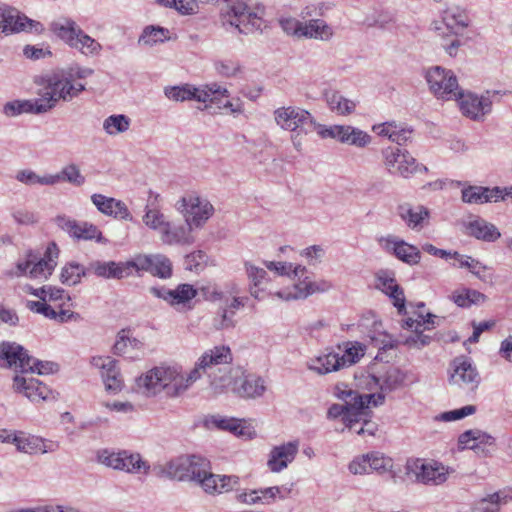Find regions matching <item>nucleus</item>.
Returning a JSON list of instances; mask_svg holds the SVG:
<instances>
[{"mask_svg": "<svg viewBox=\"0 0 512 512\" xmlns=\"http://www.w3.org/2000/svg\"><path fill=\"white\" fill-rule=\"evenodd\" d=\"M136 385L138 390L147 396H154L165 390L171 397L179 396L190 386L186 382V377L176 367L171 366H157L150 369L137 378Z\"/></svg>", "mask_w": 512, "mask_h": 512, "instance_id": "1", "label": "nucleus"}, {"mask_svg": "<svg viewBox=\"0 0 512 512\" xmlns=\"http://www.w3.org/2000/svg\"><path fill=\"white\" fill-rule=\"evenodd\" d=\"M35 82L42 86L38 96H41L44 104L51 105V109L59 100L71 101L85 90V85L74 83L71 74H68L65 69L54 70L39 76Z\"/></svg>", "mask_w": 512, "mask_h": 512, "instance_id": "2", "label": "nucleus"}, {"mask_svg": "<svg viewBox=\"0 0 512 512\" xmlns=\"http://www.w3.org/2000/svg\"><path fill=\"white\" fill-rule=\"evenodd\" d=\"M273 116L281 129L292 133L291 142L297 151L302 150L304 136L316 131L319 124L310 112L297 106L279 107Z\"/></svg>", "mask_w": 512, "mask_h": 512, "instance_id": "3", "label": "nucleus"}, {"mask_svg": "<svg viewBox=\"0 0 512 512\" xmlns=\"http://www.w3.org/2000/svg\"><path fill=\"white\" fill-rule=\"evenodd\" d=\"M221 386H230L237 396L243 399H256L264 395L266 391L265 380L251 373H246L242 367H232L228 377L220 378Z\"/></svg>", "mask_w": 512, "mask_h": 512, "instance_id": "4", "label": "nucleus"}, {"mask_svg": "<svg viewBox=\"0 0 512 512\" xmlns=\"http://www.w3.org/2000/svg\"><path fill=\"white\" fill-rule=\"evenodd\" d=\"M208 466V460L196 455H184L159 467L158 475L178 481L195 482Z\"/></svg>", "mask_w": 512, "mask_h": 512, "instance_id": "5", "label": "nucleus"}, {"mask_svg": "<svg viewBox=\"0 0 512 512\" xmlns=\"http://www.w3.org/2000/svg\"><path fill=\"white\" fill-rule=\"evenodd\" d=\"M221 19L224 26L234 27L243 34L251 33L259 26L256 13L243 0H226Z\"/></svg>", "mask_w": 512, "mask_h": 512, "instance_id": "6", "label": "nucleus"}, {"mask_svg": "<svg viewBox=\"0 0 512 512\" xmlns=\"http://www.w3.org/2000/svg\"><path fill=\"white\" fill-rule=\"evenodd\" d=\"M221 19L224 26L234 27L243 34L251 33L259 26L256 13L243 0H226Z\"/></svg>", "mask_w": 512, "mask_h": 512, "instance_id": "7", "label": "nucleus"}, {"mask_svg": "<svg viewBox=\"0 0 512 512\" xmlns=\"http://www.w3.org/2000/svg\"><path fill=\"white\" fill-rule=\"evenodd\" d=\"M383 164L390 174L409 178L417 172H427L428 168L417 162L407 151L398 147H386L382 150Z\"/></svg>", "mask_w": 512, "mask_h": 512, "instance_id": "8", "label": "nucleus"}, {"mask_svg": "<svg viewBox=\"0 0 512 512\" xmlns=\"http://www.w3.org/2000/svg\"><path fill=\"white\" fill-rule=\"evenodd\" d=\"M426 81L434 96L442 100L454 99L461 89L454 72L441 66L428 69Z\"/></svg>", "mask_w": 512, "mask_h": 512, "instance_id": "9", "label": "nucleus"}, {"mask_svg": "<svg viewBox=\"0 0 512 512\" xmlns=\"http://www.w3.org/2000/svg\"><path fill=\"white\" fill-rule=\"evenodd\" d=\"M52 249L57 251L56 245L53 243L47 248V254H52ZM57 256V252H55ZM56 266L54 259L49 256L48 259H39L37 255L29 252L25 260H19L16 264V270L11 272V276H29L33 279H47Z\"/></svg>", "mask_w": 512, "mask_h": 512, "instance_id": "10", "label": "nucleus"}, {"mask_svg": "<svg viewBox=\"0 0 512 512\" xmlns=\"http://www.w3.org/2000/svg\"><path fill=\"white\" fill-rule=\"evenodd\" d=\"M498 92L486 91L481 96L474 93H465L462 89L453 100L459 102L462 114L474 121H483L485 116L492 110V97Z\"/></svg>", "mask_w": 512, "mask_h": 512, "instance_id": "11", "label": "nucleus"}, {"mask_svg": "<svg viewBox=\"0 0 512 512\" xmlns=\"http://www.w3.org/2000/svg\"><path fill=\"white\" fill-rule=\"evenodd\" d=\"M306 272V267L296 265L293 270V275L298 281L294 284V293L278 291L275 295L284 300L305 299L312 294L326 292L331 289L332 284L329 281H311L309 277L306 276Z\"/></svg>", "mask_w": 512, "mask_h": 512, "instance_id": "12", "label": "nucleus"}, {"mask_svg": "<svg viewBox=\"0 0 512 512\" xmlns=\"http://www.w3.org/2000/svg\"><path fill=\"white\" fill-rule=\"evenodd\" d=\"M43 30L41 23L29 19L14 7L0 4V37L21 31L41 33Z\"/></svg>", "mask_w": 512, "mask_h": 512, "instance_id": "13", "label": "nucleus"}, {"mask_svg": "<svg viewBox=\"0 0 512 512\" xmlns=\"http://www.w3.org/2000/svg\"><path fill=\"white\" fill-rule=\"evenodd\" d=\"M232 360L233 355L229 346H215L202 354L194 369L186 376V382L191 385L201 377V371L206 373L215 366L230 364Z\"/></svg>", "mask_w": 512, "mask_h": 512, "instance_id": "14", "label": "nucleus"}, {"mask_svg": "<svg viewBox=\"0 0 512 512\" xmlns=\"http://www.w3.org/2000/svg\"><path fill=\"white\" fill-rule=\"evenodd\" d=\"M453 372L449 382L464 391L474 392L480 384V376L475 366L464 358H456L452 362Z\"/></svg>", "mask_w": 512, "mask_h": 512, "instance_id": "15", "label": "nucleus"}, {"mask_svg": "<svg viewBox=\"0 0 512 512\" xmlns=\"http://www.w3.org/2000/svg\"><path fill=\"white\" fill-rule=\"evenodd\" d=\"M0 366L12 368L16 372L27 373L31 369L32 357L27 350L16 342L3 341L0 343Z\"/></svg>", "mask_w": 512, "mask_h": 512, "instance_id": "16", "label": "nucleus"}, {"mask_svg": "<svg viewBox=\"0 0 512 512\" xmlns=\"http://www.w3.org/2000/svg\"><path fill=\"white\" fill-rule=\"evenodd\" d=\"M436 316L428 313L426 316L418 315L417 319L407 318L403 321L402 327L411 329L413 334L404 340V344L410 348L420 349L431 342V337L423 334L425 330H430L435 326Z\"/></svg>", "mask_w": 512, "mask_h": 512, "instance_id": "17", "label": "nucleus"}, {"mask_svg": "<svg viewBox=\"0 0 512 512\" xmlns=\"http://www.w3.org/2000/svg\"><path fill=\"white\" fill-rule=\"evenodd\" d=\"M406 471L410 478L426 485H439L447 480L444 467L434 466L420 459L408 461Z\"/></svg>", "mask_w": 512, "mask_h": 512, "instance_id": "18", "label": "nucleus"}, {"mask_svg": "<svg viewBox=\"0 0 512 512\" xmlns=\"http://www.w3.org/2000/svg\"><path fill=\"white\" fill-rule=\"evenodd\" d=\"M57 226L77 240H96L98 243H107L101 231L88 222H78L66 216H58L55 219Z\"/></svg>", "mask_w": 512, "mask_h": 512, "instance_id": "19", "label": "nucleus"}, {"mask_svg": "<svg viewBox=\"0 0 512 512\" xmlns=\"http://www.w3.org/2000/svg\"><path fill=\"white\" fill-rule=\"evenodd\" d=\"M180 203L185 212V220L192 227H201L214 212V208L210 202L196 195L183 197Z\"/></svg>", "mask_w": 512, "mask_h": 512, "instance_id": "20", "label": "nucleus"}, {"mask_svg": "<svg viewBox=\"0 0 512 512\" xmlns=\"http://www.w3.org/2000/svg\"><path fill=\"white\" fill-rule=\"evenodd\" d=\"M195 483L209 494H221L233 490L239 485V477L235 475H218L210 472V462L203 474Z\"/></svg>", "mask_w": 512, "mask_h": 512, "instance_id": "21", "label": "nucleus"}, {"mask_svg": "<svg viewBox=\"0 0 512 512\" xmlns=\"http://www.w3.org/2000/svg\"><path fill=\"white\" fill-rule=\"evenodd\" d=\"M299 443L297 441L288 442L275 446L270 454L267 466L272 472H280L291 463L298 453Z\"/></svg>", "mask_w": 512, "mask_h": 512, "instance_id": "22", "label": "nucleus"}, {"mask_svg": "<svg viewBox=\"0 0 512 512\" xmlns=\"http://www.w3.org/2000/svg\"><path fill=\"white\" fill-rule=\"evenodd\" d=\"M14 387L17 391L24 393V395L33 402L47 400L51 393L46 385L33 377L16 375L14 378Z\"/></svg>", "mask_w": 512, "mask_h": 512, "instance_id": "23", "label": "nucleus"}, {"mask_svg": "<svg viewBox=\"0 0 512 512\" xmlns=\"http://www.w3.org/2000/svg\"><path fill=\"white\" fill-rule=\"evenodd\" d=\"M91 201L97 209L105 215L129 221L133 219L128 207L121 200L106 197L102 194H93Z\"/></svg>", "mask_w": 512, "mask_h": 512, "instance_id": "24", "label": "nucleus"}, {"mask_svg": "<svg viewBox=\"0 0 512 512\" xmlns=\"http://www.w3.org/2000/svg\"><path fill=\"white\" fill-rule=\"evenodd\" d=\"M41 96L34 100H14L3 105L2 112L8 117H15L22 113L41 114L51 110V105H46Z\"/></svg>", "mask_w": 512, "mask_h": 512, "instance_id": "25", "label": "nucleus"}, {"mask_svg": "<svg viewBox=\"0 0 512 512\" xmlns=\"http://www.w3.org/2000/svg\"><path fill=\"white\" fill-rule=\"evenodd\" d=\"M143 348L144 343L138 338L132 337L129 329H122L117 334L113 353L118 356L135 359L140 356L139 353L142 352Z\"/></svg>", "mask_w": 512, "mask_h": 512, "instance_id": "26", "label": "nucleus"}, {"mask_svg": "<svg viewBox=\"0 0 512 512\" xmlns=\"http://www.w3.org/2000/svg\"><path fill=\"white\" fill-rule=\"evenodd\" d=\"M375 385L382 392L391 393L401 388L407 379V373L398 367H388L385 371L372 376Z\"/></svg>", "mask_w": 512, "mask_h": 512, "instance_id": "27", "label": "nucleus"}, {"mask_svg": "<svg viewBox=\"0 0 512 512\" xmlns=\"http://www.w3.org/2000/svg\"><path fill=\"white\" fill-rule=\"evenodd\" d=\"M397 213L406 225L413 230L422 229L425 221L430 216V212L426 207L422 205L412 206L408 203L399 205Z\"/></svg>", "mask_w": 512, "mask_h": 512, "instance_id": "28", "label": "nucleus"}, {"mask_svg": "<svg viewBox=\"0 0 512 512\" xmlns=\"http://www.w3.org/2000/svg\"><path fill=\"white\" fill-rule=\"evenodd\" d=\"M461 194L462 201L469 204L498 202L499 197H502L500 187L469 186L464 188Z\"/></svg>", "mask_w": 512, "mask_h": 512, "instance_id": "29", "label": "nucleus"}, {"mask_svg": "<svg viewBox=\"0 0 512 512\" xmlns=\"http://www.w3.org/2000/svg\"><path fill=\"white\" fill-rule=\"evenodd\" d=\"M458 444L462 449L469 448L480 454L482 446L494 448L495 439L481 430L474 429L463 432L458 438Z\"/></svg>", "mask_w": 512, "mask_h": 512, "instance_id": "30", "label": "nucleus"}, {"mask_svg": "<svg viewBox=\"0 0 512 512\" xmlns=\"http://www.w3.org/2000/svg\"><path fill=\"white\" fill-rule=\"evenodd\" d=\"M88 273H94L98 277L106 279H121L129 275L128 266L124 263H116L114 261L101 262L94 261L87 267Z\"/></svg>", "mask_w": 512, "mask_h": 512, "instance_id": "31", "label": "nucleus"}, {"mask_svg": "<svg viewBox=\"0 0 512 512\" xmlns=\"http://www.w3.org/2000/svg\"><path fill=\"white\" fill-rule=\"evenodd\" d=\"M363 412L350 405L346 404H332L327 411V418L335 420L341 417L342 422L348 429H354L356 424L362 419Z\"/></svg>", "mask_w": 512, "mask_h": 512, "instance_id": "32", "label": "nucleus"}, {"mask_svg": "<svg viewBox=\"0 0 512 512\" xmlns=\"http://www.w3.org/2000/svg\"><path fill=\"white\" fill-rule=\"evenodd\" d=\"M193 227L185 221V224L179 226L166 225L163 230L161 239L166 244H192L194 237L192 236Z\"/></svg>", "mask_w": 512, "mask_h": 512, "instance_id": "33", "label": "nucleus"}, {"mask_svg": "<svg viewBox=\"0 0 512 512\" xmlns=\"http://www.w3.org/2000/svg\"><path fill=\"white\" fill-rule=\"evenodd\" d=\"M308 367L318 374H327L344 368V362L339 353L329 352L311 359Z\"/></svg>", "mask_w": 512, "mask_h": 512, "instance_id": "34", "label": "nucleus"}, {"mask_svg": "<svg viewBox=\"0 0 512 512\" xmlns=\"http://www.w3.org/2000/svg\"><path fill=\"white\" fill-rule=\"evenodd\" d=\"M467 230L470 236L485 242H494L501 236V233L494 224L482 218H477L469 222Z\"/></svg>", "mask_w": 512, "mask_h": 512, "instance_id": "35", "label": "nucleus"}, {"mask_svg": "<svg viewBox=\"0 0 512 512\" xmlns=\"http://www.w3.org/2000/svg\"><path fill=\"white\" fill-rule=\"evenodd\" d=\"M443 23L446 28L454 35L463 32L469 26V17L465 10L459 7L448 8L443 12Z\"/></svg>", "mask_w": 512, "mask_h": 512, "instance_id": "36", "label": "nucleus"}, {"mask_svg": "<svg viewBox=\"0 0 512 512\" xmlns=\"http://www.w3.org/2000/svg\"><path fill=\"white\" fill-rule=\"evenodd\" d=\"M15 446L19 452L27 454H34L37 452L44 454L55 450L52 442H49V445H47L43 438L37 436H24L23 433H21V436L17 437Z\"/></svg>", "mask_w": 512, "mask_h": 512, "instance_id": "37", "label": "nucleus"}, {"mask_svg": "<svg viewBox=\"0 0 512 512\" xmlns=\"http://www.w3.org/2000/svg\"><path fill=\"white\" fill-rule=\"evenodd\" d=\"M300 37L328 40L333 35L332 28L322 19L301 22Z\"/></svg>", "mask_w": 512, "mask_h": 512, "instance_id": "38", "label": "nucleus"}, {"mask_svg": "<svg viewBox=\"0 0 512 512\" xmlns=\"http://www.w3.org/2000/svg\"><path fill=\"white\" fill-rule=\"evenodd\" d=\"M51 29L58 38L64 41L71 48L74 46V43L82 30L72 19H63L61 21L54 22Z\"/></svg>", "mask_w": 512, "mask_h": 512, "instance_id": "39", "label": "nucleus"}, {"mask_svg": "<svg viewBox=\"0 0 512 512\" xmlns=\"http://www.w3.org/2000/svg\"><path fill=\"white\" fill-rule=\"evenodd\" d=\"M212 422L217 428L229 431L236 436L250 438L254 434L250 425H248L244 420L214 417Z\"/></svg>", "mask_w": 512, "mask_h": 512, "instance_id": "40", "label": "nucleus"}, {"mask_svg": "<svg viewBox=\"0 0 512 512\" xmlns=\"http://www.w3.org/2000/svg\"><path fill=\"white\" fill-rule=\"evenodd\" d=\"M449 299L453 301L458 307L469 308L472 305H480L487 299L483 293L469 288H461L455 290Z\"/></svg>", "mask_w": 512, "mask_h": 512, "instance_id": "41", "label": "nucleus"}, {"mask_svg": "<svg viewBox=\"0 0 512 512\" xmlns=\"http://www.w3.org/2000/svg\"><path fill=\"white\" fill-rule=\"evenodd\" d=\"M16 180L27 186H54L58 184L59 177L52 174L39 175L30 169H23L17 172Z\"/></svg>", "mask_w": 512, "mask_h": 512, "instance_id": "42", "label": "nucleus"}, {"mask_svg": "<svg viewBox=\"0 0 512 512\" xmlns=\"http://www.w3.org/2000/svg\"><path fill=\"white\" fill-rule=\"evenodd\" d=\"M381 327V322L373 320L372 329H369L366 332L367 337L371 340L375 347H378L379 350L386 351L388 349H393L397 347L399 342L393 339L391 335L382 332L380 330Z\"/></svg>", "mask_w": 512, "mask_h": 512, "instance_id": "43", "label": "nucleus"}, {"mask_svg": "<svg viewBox=\"0 0 512 512\" xmlns=\"http://www.w3.org/2000/svg\"><path fill=\"white\" fill-rule=\"evenodd\" d=\"M245 271L250 281V293L256 298L260 299L259 292L264 289L263 285L267 280V272L260 267H257L250 262H245Z\"/></svg>", "mask_w": 512, "mask_h": 512, "instance_id": "44", "label": "nucleus"}, {"mask_svg": "<svg viewBox=\"0 0 512 512\" xmlns=\"http://www.w3.org/2000/svg\"><path fill=\"white\" fill-rule=\"evenodd\" d=\"M192 100H196L198 102H220V97H228V90L226 88H222L217 84H211L205 86L204 89L196 88L192 85Z\"/></svg>", "mask_w": 512, "mask_h": 512, "instance_id": "45", "label": "nucleus"}, {"mask_svg": "<svg viewBox=\"0 0 512 512\" xmlns=\"http://www.w3.org/2000/svg\"><path fill=\"white\" fill-rule=\"evenodd\" d=\"M88 274L87 268L76 262L67 263L61 270L60 281L65 285H76Z\"/></svg>", "mask_w": 512, "mask_h": 512, "instance_id": "46", "label": "nucleus"}, {"mask_svg": "<svg viewBox=\"0 0 512 512\" xmlns=\"http://www.w3.org/2000/svg\"><path fill=\"white\" fill-rule=\"evenodd\" d=\"M117 364L118 361L116 360L106 371L101 372L105 389L114 394L121 391L123 388V378Z\"/></svg>", "mask_w": 512, "mask_h": 512, "instance_id": "47", "label": "nucleus"}, {"mask_svg": "<svg viewBox=\"0 0 512 512\" xmlns=\"http://www.w3.org/2000/svg\"><path fill=\"white\" fill-rule=\"evenodd\" d=\"M327 103L330 110L338 115H349L354 112L356 107L354 101L345 98L339 92L327 95Z\"/></svg>", "mask_w": 512, "mask_h": 512, "instance_id": "48", "label": "nucleus"}, {"mask_svg": "<svg viewBox=\"0 0 512 512\" xmlns=\"http://www.w3.org/2000/svg\"><path fill=\"white\" fill-rule=\"evenodd\" d=\"M123 468L120 471L127 473H139L143 471L145 474L149 471V465L143 461L139 453H132L127 450L121 451Z\"/></svg>", "mask_w": 512, "mask_h": 512, "instance_id": "49", "label": "nucleus"}, {"mask_svg": "<svg viewBox=\"0 0 512 512\" xmlns=\"http://www.w3.org/2000/svg\"><path fill=\"white\" fill-rule=\"evenodd\" d=\"M338 349L343 351L340 358H343L344 367L357 363L365 354V346L359 342H345L338 345Z\"/></svg>", "mask_w": 512, "mask_h": 512, "instance_id": "50", "label": "nucleus"}, {"mask_svg": "<svg viewBox=\"0 0 512 512\" xmlns=\"http://www.w3.org/2000/svg\"><path fill=\"white\" fill-rule=\"evenodd\" d=\"M86 56L98 55L102 50V45L94 38L90 37L83 30L79 33L74 46L72 47Z\"/></svg>", "mask_w": 512, "mask_h": 512, "instance_id": "51", "label": "nucleus"}, {"mask_svg": "<svg viewBox=\"0 0 512 512\" xmlns=\"http://www.w3.org/2000/svg\"><path fill=\"white\" fill-rule=\"evenodd\" d=\"M349 127V125H332L326 127L324 125L318 124L316 132L321 138H332L343 144H346L349 142Z\"/></svg>", "mask_w": 512, "mask_h": 512, "instance_id": "52", "label": "nucleus"}, {"mask_svg": "<svg viewBox=\"0 0 512 512\" xmlns=\"http://www.w3.org/2000/svg\"><path fill=\"white\" fill-rule=\"evenodd\" d=\"M130 118L123 114L111 115L103 122V129L109 135L126 132L130 127Z\"/></svg>", "mask_w": 512, "mask_h": 512, "instance_id": "53", "label": "nucleus"}, {"mask_svg": "<svg viewBox=\"0 0 512 512\" xmlns=\"http://www.w3.org/2000/svg\"><path fill=\"white\" fill-rule=\"evenodd\" d=\"M393 255L409 265H416L421 259L419 249L404 240L400 241Z\"/></svg>", "mask_w": 512, "mask_h": 512, "instance_id": "54", "label": "nucleus"}, {"mask_svg": "<svg viewBox=\"0 0 512 512\" xmlns=\"http://www.w3.org/2000/svg\"><path fill=\"white\" fill-rule=\"evenodd\" d=\"M169 31L162 27L148 26L144 29L138 42L139 44L152 46L158 42H163L168 38Z\"/></svg>", "mask_w": 512, "mask_h": 512, "instance_id": "55", "label": "nucleus"}, {"mask_svg": "<svg viewBox=\"0 0 512 512\" xmlns=\"http://www.w3.org/2000/svg\"><path fill=\"white\" fill-rule=\"evenodd\" d=\"M52 176L59 177L58 183L67 181L74 186H81L85 183V177L76 164L66 165L59 173L52 174Z\"/></svg>", "mask_w": 512, "mask_h": 512, "instance_id": "56", "label": "nucleus"}, {"mask_svg": "<svg viewBox=\"0 0 512 512\" xmlns=\"http://www.w3.org/2000/svg\"><path fill=\"white\" fill-rule=\"evenodd\" d=\"M216 72L222 77H235L242 70L241 64L233 59H221L214 62Z\"/></svg>", "mask_w": 512, "mask_h": 512, "instance_id": "57", "label": "nucleus"}, {"mask_svg": "<svg viewBox=\"0 0 512 512\" xmlns=\"http://www.w3.org/2000/svg\"><path fill=\"white\" fill-rule=\"evenodd\" d=\"M165 96L173 101L183 102L192 100V85L184 84L180 86H168L164 89Z\"/></svg>", "mask_w": 512, "mask_h": 512, "instance_id": "58", "label": "nucleus"}, {"mask_svg": "<svg viewBox=\"0 0 512 512\" xmlns=\"http://www.w3.org/2000/svg\"><path fill=\"white\" fill-rule=\"evenodd\" d=\"M197 295V291L190 284H180L172 290L171 305L186 304Z\"/></svg>", "mask_w": 512, "mask_h": 512, "instance_id": "59", "label": "nucleus"}, {"mask_svg": "<svg viewBox=\"0 0 512 512\" xmlns=\"http://www.w3.org/2000/svg\"><path fill=\"white\" fill-rule=\"evenodd\" d=\"M97 460L99 463L115 470H120V468L124 466L121 451L114 452L108 449L99 450L97 452Z\"/></svg>", "mask_w": 512, "mask_h": 512, "instance_id": "60", "label": "nucleus"}, {"mask_svg": "<svg viewBox=\"0 0 512 512\" xmlns=\"http://www.w3.org/2000/svg\"><path fill=\"white\" fill-rule=\"evenodd\" d=\"M335 396L344 401V404L363 412V402H361L363 398L358 391L336 387Z\"/></svg>", "mask_w": 512, "mask_h": 512, "instance_id": "61", "label": "nucleus"}, {"mask_svg": "<svg viewBox=\"0 0 512 512\" xmlns=\"http://www.w3.org/2000/svg\"><path fill=\"white\" fill-rule=\"evenodd\" d=\"M501 496L499 493H493L478 501L472 509V512H499Z\"/></svg>", "mask_w": 512, "mask_h": 512, "instance_id": "62", "label": "nucleus"}, {"mask_svg": "<svg viewBox=\"0 0 512 512\" xmlns=\"http://www.w3.org/2000/svg\"><path fill=\"white\" fill-rule=\"evenodd\" d=\"M151 274L153 276H157L159 278H169L172 274V263L171 261L164 255L157 254L155 255V260L152 266Z\"/></svg>", "mask_w": 512, "mask_h": 512, "instance_id": "63", "label": "nucleus"}, {"mask_svg": "<svg viewBox=\"0 0 512 512\" xmlns=\"http://www.w3.org/2000/svg\"><path fill=\"white\" fill-rule=\"evenodd\" d=\"M143 222L149 228L159 230L161 234L163 230H165L166 225H168V222L164 219V215L156 209L147 210L143 216Z\"/></svg>", "mask_w": 512, "mask_h": 512, "instance_id": "64", "label": "nucleus"}]
</instances>
